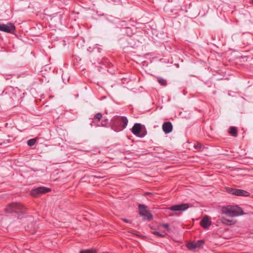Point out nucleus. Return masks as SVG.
Wrapping results in <instances>:
<instances>
[{"mask_svg":"<svg viewBox=\"0 0 253 253\" xmlns=\"http://www.w3.org/2000/svg\"><path fill=\"white\" fill-rule=\"evenodd\" d=\"M220 220L221 223L227 225H232L236 222V221L235 220H230L225 217H221Z\"/></svg>","mask_w":253,"mask_h":253,"instance_id":"nucleus-13","label":"nucleus"},{"mask_svg":"<svg viewBox=\"0 0 253 253\" xmlns=\"http://www.w3.org/2000/svg\"><path fill=\"white\" fill-rule=\"evenodd\" d=\"M50 190L49 188L45 187H38L32 190L30 193L32 196L36 197L40 194L46 193Z\"/></svg>","mask_w":253,"mask_h":253,"instance_id":"nucleus-5","label":"nucleus"},{"mask_svg":"<svg viewBox=\"0 0 253 253\" xmlns=\"http://www.w3.org/2000/svg\"><path fill=\"white\" fill-rule=\"evenodd\" d=\"M221 213L229 217H233L243 214L244 211L238 206H227L222 208Z\"/></svg>","mask_w":253,"mask_h":253,"instance_id":"nucleus-1","label":"nucleus"},{"mask_svg":"<svg viewBox=\"0 0 253 253\" xmlns=\"http://www.w3.org/2000/svg\"><path fill=\"white\" fill-rule=\"evenodd\" d=\"M152 233H153L154 235H156V236H157L161 237H164V236H165V235L167 234L166 233H165V234H162V233H159V232H158V231H154V232H152Z\"/></svg>","mask_w":253,"mask_h":253,"instance_id":"nucleus-22","label":"nucleus"},{"mask_svg":"<svg viewBox=\"0 0 253 253\" xmlns=\"http://www.w3.org/2000/svg\"><path fill=\"white\" fill-rule=\"evenodd\" d=\"M24 207L19 203H12L9 204L5 209V211L7 213L22 212Z\"/></svg>","mask_w":253,"mask_h":253,"instance_id":"nucleus-3","label":"nucleus"},{"mask_svg":"<svg viewBox=\"0 0 253 253\" xmlns=\"http://www.w3.org/2000/svg\"><path fill=\"white\" fill-rule=\"evenodd\" d=\"M139 213L140 216H142V204H140L138 207Z\"/></svg>","mask_w":253,"mask_h":253,"instance_id":"nucleus-23","label":"nucleus"},{"mask_svg":"<svg viewBox=\"0 0 253 253\" xmlns=\"http://www.w3.org/2000/svg\"><path fill=\"white\" fill-rule=\"evenodd\" d=\"M102 117V114L101 113H98L94 115L93 119L96 120L97 122H99Z\"/></svg>","mask_w":253,"mask_h":253,"instance_id":"nucleus-18","label":"nucleus"},{"mask_svg":"<svg viewBox=\"0 0 253 253\" xmlns=\"http://www.w3.org/2000/svg\"><path fill=\"white\" fill-rule=\"evenodd\" d=\"M36 142V139L35 138L29 139L27 141V144L29 146H34Z\"/></svg>","mask_w":253,"mask_h":253,"instance_id":"nucleus-21","label":"nucleus"},{"mask_svg":"<svg viewBox=\"0 0 253 253\" xmlns=\"http://www.w3.org/2000/svg\"><path fill=\"white\" fill-rule=\"evenodd\" d=\"M15 30V27L12 23H7V24H0V31L2 32H14Z\"/></svg>","mask_w":253,"mask_h":253,"instance_id":"nucleus-6","label":"nucleus"},{"mask_svg":"<svg viewBox=\"0 0 253 253\" xmlns=\"http://www.w3.org/2000/svg\"><path fill=\"white\" fill-rule=\"evenodd\" d=\"M97 251L95 249H91L80 251V253H96Z\"/></svg>","mask_w":253,"mask_h":253,"instance_id":"nucleus-17","label":"nucleus"},{"mask_svg":"<svg viewBox=\"0 0 253 253\" xmlns=\"http://www.w3.org/2000/svg\"><path fill=\"white\" fill-rule=\"evenodd\" d=\"M150 21V18H148V19H146V20H144V21L146 22V23H149Z\"/></svg>","mask_w":253,"mask_h":253,"instance_id":"nucleus-30","label":"nucleus"},{"mask_svg":"<svg viewBox=\"0 0 253 253\" xmlns=\"http://www.w3.org/2000/svg\"><path fill=\"white\" fill-rule=\"evenodd\" d=\"M8 79H9V77H7L6 78V80H8Z\"/></svg>","mask_w":253,"mask_h":253,"instance_id":"nucleus-31","label":"nucleus"},{"mask_svg":"<svg viewBox=\"0 0 253 253\" xmlns=\"http://www.w3.org/2000/svg\"><path fill=\"white\" fill-rule=\"evenodd\" d=\"M204 243V241L199 240L196 242H192L188 244L187 247L189 250H194L196 248L201 247Z\"/></svg>","mask_w":253,"mask_h":253,"instance_id":"nucleus-10","label":"nucleus"},{"mask_svg":"<svg viewBox=\"0 0 253 253\" xmlns=\"http://www.w3.org/2000/svg\"><path fill=\"white\" fill-rule=\"evenodd\" d=\"M226 191L229 194L243 197H248L250 194L247 191L242 189H238L228 187L226 189Z\"/></svg>","mask_w":253,"mask_h":253,"instance_id":"nucleus-4","label":"nucleus"},{"mask_svg":"<svg viewBox=\"0 0 253 253\" xmlns=\"http://www.w3.org/2000/svg\"><path fill=\"white\" fill-rule=\"evenodd\" d=\"M201 226L205 228L208 229L211 225V221L208 216H204L200 222Z\"/></svg>","mask_w":253,"mask_h":253,"instance_id":"nucleus-12","label":"nucleus"},{"mask_svg":"<svg viewBox=\"0 0 253 253\" xmlns=\"http://www.w3.org/2000/svg\"><path fill=\"white\" fill-rule=\"evenodd\" d=\"M152 193H150V192H145V193H143V196H148L149 195H151Z\"/></svg>","mask_w":253,"mask_h":253,"instance_id":"nucleus-28","label":"nucleus"},{"mask_svg":"<svg viewBox=\"0 0 253 253\" xmlns=\"http://www.w3.org/2000/svg\"><path fill=\"white\" fill-rule=\"evenodd\" d=\"M194 147L195 149L198 151H201L203 148L202 144L199 142H197L196 144H194Z\"/></svg>","mask_w":253,"mask_h":253,"instance_id":"nucleus-19","label":"nucleus"},{"mask_svg":"<svg viewBox=\"0 0 253 253\" xmlns=\"http://www.w3.org/2000/svg\"><path fill=\"white\" fill-rule=\"evenodd\" d=\"M150 228H151V229H153V227H152L151 226H150Z\"/></svg>","mask_w":253,"mask_h":253,"instance_id":"nucleus-32","label":"nucleus"},{"mask_svg":"<svg viewBox=\"0 0 253 253\" xmlns=\"http://www.w3.org/2000/svg\"><path fill=\"white\" fill-rule=\"evenodd\" d=\"M121 220L122 221H123L124 222H126V223H130L131 224V220H129L126 218H121Z\"/></svg>","mask_w":253,"mask_h":253,"instance_id":"nucleus-26","label":"nucleus"},{"mask_svg":"<svg viewBox=\"0 0 253 253\" xmlns=\"http://www.w3.org/2000/svg\"><path fill=\"white\" fill-rule=\"evenodd\" d=\"M173 126L170 122H165L162 126V129L164 132L166 133H169L172 130Z\"/></svg>","mask_w":253,"mask_h":253,"instance_id":"nucleus-11","label":"nucleus"},{"mask_svg":"<svg viewBox=\"0 0 253 253\" xmlns=\"http://www.w3.org/2000/svg\"><path fill=\"white\" fill-rule=\"evenodd\" d=\"M128 120L126 117L115 116L111 120V124L113 126H122L125 128L127 125Z\"/></svg>","mask_w":253,"mask_h":253,"instance_id":"nucleus-2","label":"nucleus"},{"mask_svg":"<svg viewBox=\"0 0 253 253\" xmlns=\"http://www.w3.org/2000/svg\"><path fill=\"white\" fill-rule=\"evenodd\" d=\"M93 177L95 178L101 179V178H104V176H100V175H93Z\"/></svg>","mask_w":253,"mask_h":253,"instance_id":"nucleus-27","label":"nucleus"},{"mask_svg":"<svg viewBox=\"0 0 253 253\" xmlns=\"http://www.w3.org/2000/svg\"><path fill=\"white\" fill-rule=\"evenodd\" d=\"M147 209V207L143 205V220L150 221L153 219V216Z\"/></svg>","mask_w":253,"mask_h":253,"instance_id":"nucleus-8","label":"nucleus"},{"mask_svg":"<svg viewBox=\"0 0 253 253\" xmlns=\"http://www.w3.org/2000/svg\"><path fill=\"white\" fill-rule=\"evenodd\" d=\"M228 132L233 136L236 137L238 135V129L236 127H230Z\"/></svg>","mask_w":253,"mask_h":253,"instance_id":"nucleus-15","label":"nucleus"},{"mask_svg":"<svg viewBox=\"0 0 253 253\" xmlns=\"http://www.w3.org/2000/svg\"><path fill=\"white\" fill-rule=\"evenodd\" d=\"M146 133H147V131L146 130H144L143 129V137L146 134Z\"/></svg>","mask_w":253,"mask_h":253,"instance_id":"nucleus-29","label":"nucleus"},{"mask_svg":"<svg viewBox=\"0 0 253 253\" xmlns=\"http://www.w3.org/2000/svg\"><path fill=\"white\" fill-rule=\"evenodd\" d=\"M142 128V126L140 123L135 124L131 128V132L136 136H140V132Z\"/></svg>","mask_w":253,"mask_h":253,"instance_id":"nucleus-9","label":"nucleus"},{"mask_svg":"<svg viewBox=\"0 0 253 253\" xmlns=\"http://www.w3.org/2000/svg\"><path fill=\"white\" fill-rule=\"evenodd\" d=\"M90 125L91 126V127H93V126H99V125H98L97 124H96V123L95 122V121H92L90 124Z\"/></svg>","mask_w":253,"mask_h":253,"instance_id":"nucleus-25","label":"nucleus"},{"mask_svg":"<svg viewBox=\"0 0 253 253\" xmlns=\"http://www.w3.org/2000/svg\"><path fill=\"white\" fill-rule=\"evenodd\" d=\"M161 226L164 227L168 231H169V225L168 224H163Z\"/></svg>","mask_w":253,"mask_h":253,"instance_id":"nucleus-24","label":"nucleus"},{"mask_svg":"<svg viewBox=\"0 0 253 253\" xmlns=\"http://www.w3.org/2000/svg\"><path fill=\"white\" fill-rule=\"evenodd\" d=\"M189 208L188 204H181L179 205H175L169 208V209L172 211H183Z\"/></svg>","mask_w":253,"mask_h":253,"instance_id":"nucleus-7","label":"nucleus"},{"mask_svg":"<svg viewBox=\"0 0 253 253\" xmlns=\"http://www.w3.org/2000/svg\"><path fill=\"white\" fill-rule=\"evenodd\" d=\"M9 89L10 92L12 93L11 98L14 100L17 99L18 97L17 96V93H19V90L17 88H14L11 86L9 87Z\"/></svg>","mask_w":253,"mask_h":253,"instance_id":"nucleus-14","label":"nucleus"},{"mask_svg":"<svg viewBox=\"0 0 253 253\" xmlns=\"http://www.w3.org/2000/svg\"><path fill=\"white\" fill-rule=\"evenodd\" d=\"M157 81H158V83L162 85L165 86L167 85V80L162 78L158 77L157 78Z\"/></svg>","mask_w":253,"mask_h":253,"instance_id":"nucleus-16","label":"nucleus"},{"mask_svg":"<svg viewBox=\"0 0 253 253\" xmlns=\"http://www.w3.org/2000/svg\"><path fill=\"white\" fill-rule=\"evenodd\" d=\"M109 124V123L108 119L106 118H104L101 123V125L102 126H107Z\"/></svg>","mask_w":253,"mask_h":253,"instance_id":"nucleus-20","label":"nucleus"}]
</instances>
